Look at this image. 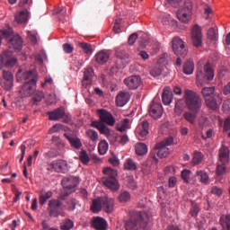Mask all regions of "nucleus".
<instances>
[{"instance_id": "36", "label": "nucleus", "mask_w": 230, "mask_h": 230, "mask_svg": "<svg viewBox=\"0 0 230 230\" xmlns=\"http://www.w3.org/2000/svg\"><path fill=\"white\" fill-rule=\"evenodd\" d=\"M102 173L105 175L104 178L112 179L118 177V171L112 167H105L102 170Z\"/></svg>"}, {"instance_id": "40", "label": "nucleus", "mask_w": 230, "mask_h": 230, "mask_svg": "<svg viewBox=\"0 0 230 230\" xmlns=\"http://www.w3.org/2000/svg\"><path fill=\"white\" fill-rule=\"evenodd\" d=\"M109 151V143L105 140H102L98 145V152L101 155H105Z\"/></svg>"}, {"instance_id": "45", "label": "nucleus", "mask_w": 230, "mask_h": 230, "mask_svg": "<svg viewBox=\"0 0 230 230\" xmlns=\"http://www.w3.org/2000/svg\"><path fill=\"white\" fill-rule=\"evenodd\" d=\"M116 57L119 60H127V58H128V52L124 49H118L116 50Z\"/></svg>"}, {"instance_id": "27", "label": "nucleus", "mask_w": 230, "mask_h": 230, "mask_svg": "<svg viewBox=\"0 0 230 230\" xmlns=\"http://www.w3.org/2000/svg\"><path fill=\"white\" fill-rule=\"evenodd\" d=\"M14 19L18 24H24L28 22V19H30V14L28 13V10H23L16 13Z\"/></svg>"}, {"instance_id": "41", "label": "nucleus", "mask_w": 230, "mask_h": 230, "mask_svg": "<svg viewBox=\"0 0 230 230\" xmlns=\"http://www.w3.org/2000/svg\"><path fill=\"white\" fill-rule=\"evenodd\" d=\"M132 199V195H130V192L127 190H120V193L118 197V199L119 202H128Z\"/></svg>"}, {"instance_id": "50", "label": "nucleus", "mask_w": 230, "mask_h": 230, "mask_svg": "<svg viewBox=\"0 0 230 230\" xmlns=\"http://www.w3.org/2000/svg\"><path fill=\"white\" fill-rule=\"evenodd\" d=\"M202 159H204V155L200 152H195L192 163L193 164H200L202 163Z\"/></svg>"}, {"instance_id": "23", "label": "nucleus", "mask_w": 230, "mask_h": 230, "mask_svg": "<svg viewBox=\"0 0 230 230\" xmlns=\"http://www.w3.org/2000/svg\"><path fill=\"white\" fill-rule=\"evenodd\" d=\"M64 136L69 141L73 148H75V150H80V148H82V140H80L78 137H75L68 133H65Z\"/></svg>"}, {"instance_id": "49", "label": "nucleus", "mask_w": 230, "mask_h": 230, "mask_svg": "<svg viewBox=\"0 0 230 230\" xmlns=\"http://www.w3.org/2000/svg\"><path fill=\"white\" fill-rule=\"evenodd\" d=\"M86 136L93 143H96V141H98V132L94 131L93 129L86 130Z\"/></svg>"}, {"instance_id": "59", "label": "nucleus", "mask_w": 230, "mask_h": 230, "mask_svg": "<svg viewBox=\"0 0 230 230\" xmlns=\"http://www.w3.org/2000/svg\"><path fill=\"white\" fill-rule=\"evenodd\" d=\"M161 51V43L155 42L151 47V55H157Z\"/></svg>"}, {"instance_id": "38", "label": "nucleus", "mask_w": 230, "mask_h": 230, "mask_svg": "<svg viewBox=\"0 0 230 230\" xmlns=\"http://www.w3.org/2000/svg\"><path fill=\"white\" fill-rule=\"evenodd\" d=\"M155 148L158 150L157 156L162 158L163 157H168L170 155V149L164 146H158V144H156Z\"/></svg>"}, {"instance_id": "12", "label": "nucleus", "mask_w": 230, "mask_h": 230, "mask_svg": "<svg viewBox=\"0 0 230 230\" xmlns=\"http://www.w3.org/2000/svg\"><path fill=\"white\" fill-rule=\"evenodd\" d=\"M206 106L211 111H217L220 109L222 103V93H215V97H209L205 99Z\"/></svg>"}, {"instance_id": "26", "label": "nucleus", "mask_w": 230, "mask_h": 230, "mask_svg": "<svg viewBox=\"0 0 230 230\" xmlns=\"http://www.w3.org/2000/svg\"><path fill=\"white\" fill-rule=\"evenodd\" d=\"M162 102L164 105H170V103L173 102V93H172V90L168 86H166L164 89L163 95H162Z\"/></svg>"}, {"instance_id": "62", "label": "nucleus", "mask_w": 230, "mask_h": 230, "mask_svg": "<svg viewBox=\"0 0 230 230\" xmlns=\"http://www.w3.org/2000/svg\"><path fill=\"white\" fill-rule=\"evenodd\" d=\"M161 68L159 67H155L153 69H151L150 71V75L151 76H154V78H157V76H161Z\"/></svg>"}, {"instance_id": "16", "label": "nucleus", "mask_w": 230, "mask_h": 230, "mask_svg": "<svg viewBox=\"0 0 230 230\" xmlns=\"http://www.w3.org/2000/svg\"><path fill=\"white\" fill-rule=\"evenodd\" d=\"M37 84L25 83L20 90L22 98H30L33 93H35Z\"/></svg>"}, {"instance_id": "11", "label": "nucleus", "mask_w": 230, "mask_h": 230, "mask_svg": "<svg viewBox=\"0 0 230 230\" xmlns=\"http://www.w3.org/2000/svg\"><path fill=\"white\" fill-rule=\"evenodd\" d=\"M191 40L195 48L202 46V28L199 24L194 25L191 31Z\"/></svg>"}, {"instance_id": "63", "label": "nucleus", "mask_w": 230, "mask_h": 230, "mask_svg": "<svg viewBox=\"0 0 230 230\" xmlns=\"http://www.w3.org/2000/svg\"><path fill=\"white\" fill-rule=\"evenodd\" d=\"M109 163L112 164V166H118L119 164V158H118L116 155H113L110 157Z\"/></svg>"}, {"instance_id": "39", "label": "nucleus", "mask_w": 230, "mask_h": 230, "mask_svg": "<svg viewBox=\"0 0 230 230\" xmlns=\"http://www.w3.org/2000/svg\"><path fill=\"white\" fill-rule=\"evenodd\" d=\"M174 112L176 116H181V114L184 112V100L179 99L178 101H176Z\"/></svg>"}, {"instance_id": "3", "label": "nucleus", "mask_w": 230, "mask_h": 230, "mask_svg": "<svg viewBox=\"0 0 230 230\" xmlns=\"http://www.w3.org/2000/svg\"><path fill=\"white\" fill-rule=\"evenodd\" d=\"M196 78L198 87H202L206 80H208V82H211V80L215 78V71L213 70V67H211V64H209V62L204 66L203 70L202 67H198Z\"/></svg>"}, {"instance_id": "60", "label": "nucleus", "mask_w": 230, "mask_h": 230, "mask_svg": "<svg viewBox=\"0 0 230 230\" xmlns=\"http://www.w3.org/2000/svg\"><path fill=\"white\" fill-rule=\"evenodd\" d=\"M127 181L128 186L130 188V190H136L137 188V184H136V181H134V178L132 176H128Z\"/></svg>"}, {"instance_id": "21", "label": "nucleus", "mask_w": 230, "mask_h": 230, "mask_svg": "<svg viewBox=\"0 0 230 230\" xmlns=\"http://www.w3.org/2000/svg\"><path fill=\"white\" fill-rule=\"evenodd\" d=\"M3 77L4 80V87L5 91H10L13 87V74L10 71L4 70Z\"/></svg>"}, {"instance_id": "29", "label": "nucleus", "mask_w": 230, "mask_h": 230, "mask_svg": "<svg viewBox=\"0 0 230 230\" xmlns=\"http://www.w3.org/2000/svg\"><path fill=\"white\" fill-rule=\"evenodd\" d=\"M219 160L220 163H229V147L222 145L219 149Z\"/></svg>"}, {"instance_id": "32", "label": "nucleus", "mask_w": 230, "mask_h": 230, "mask_svg": "<svg viewBox=\"0 0 230 230\" xmlns=\"http://www.w3.org/2000/svg\"><path fill=\"white\" fill-rule=\"evenodd\" d=\"M194 71H195V63H193V60L189 59L183 65V73L184 75H193Z\"/></svg>"}, {"instance_id": "33", "label": "nucleus", "mask_w": 230, "mask_h": 230, "mask_svg": "<svg viewBox=\"0 0 230 230\" xmlns=\"http://www.w3.org/2000/svg\"><path fill=\"white\" fill-rule=\"evenodd\" d=\"M221 230H230V215H222L220 217Z\"/></svg>"}, {"instance_id": "37", "label": "nucleus", "mask_w": 230, "mask_h": 230, "mask_svg": "<svg viewBox=\"0 0 230 230\" xmlns=\"http://www.w3.org/2000/svg\"><path fill=\"white\" fill-rule=\"evenodd\" d=\"M183 118L188 123H190V125H195V122L197 121V112L185 111L183 113Z\"/></svg>"}, {"instance_id": "19", "label": "nucleus", "mask_w": 230, "mask_h": 230, "mask_svg": "<svg viewBox=\"0 0 230 230\" xmlns=\"http://www.w3.org/2000/svg\"><path fill=\"white\" fill-rule=\"evenodd\" d=\"M48 114L51 121H58V119H62L66 116V110L64 107H59L52 111H49Z\"/></svg>"}, {"instance_id": "10", "label": "nucleus", "mask_w": 230, "mask_h": 230, "mask_svg": "<svg viewBox=\"0 0 230 230\" xmlns=\"http://www.w3.org/2000/svg\"><path fill=\"white\" fill-rule=\"evenodd\" d=\"M150 130V123L148 120H143L136 129V135L140 141H144L145 137L148 136Z\"/></svg>"}, {"instance_id": "34", "label": "nucleus", "mask_w": 230, "mask_h": 230, "mask_svg": "<svg viewBox=\"0 0 230 230\" xmlns=\"http://www.w3.org/2000/svg\"><path fill=\"white\" fill-rule=\"evenodd\" d=\"M135 150L137 155H145L148 154V146L145 143H138L135 146Z\"/></svg>"}, {"instance_id": "61", "label": "nucleus", "mask_w": 230, "mask_h": 230, "mask_svg": "<svg viewBox=\"0 0 230 230\" xmlns=\"http://www.w3.org/2000/svg\"><path fill=\"white\" fill-rule=\"evenodd\" d=\"M160 21L164 24V26H168V24H170V22L172 21V16L170 15L161 16Z\"/></svg>"}, {"instance_id": "51", "label": "nucleus", "mask_w": 230, "mask_h": 230, "mask_svg": "<svg viewBox=\"0 0 230 230\" xmlns=\"http://www.w3.org/2000/svg\"><path fill=\"white\" fill-rule=\"evenodd\" d=\"M227 164V163H221V164H218L217 166V175L218 176H221V175H224V173H226V165Z\"/></svg>"}, {"instance_id": "17", "label": "nucleus", "mask_w": 230, "mask_h": 230, "mask_svg": "<svg viewBox=\"0 0 230 230\" xmlns=\"http://www.w3.org/2000/svg\"><path fill=\"white\" fill-rule=\"evenodd\" d=\"M130 102V93L127 91L119 92L116 96L117 107H125Z\"/></svg>"}, {"instance_id": "15", "label": "nucleus", "mask_w": 230, "mask_h": 230, "mask_svg": "<svg viewBox=\"0 0 230 230\" xmlns=\"http://www.w3.org/2000/svg\"><path fill=\"white\" fill-rule=\"evenodd\" d=\"M141 76L139 75H131L126 79H124V84L127 85L130 90L134 91L141 85Z\"/></svg>"}, {"instance_id": "24", "label": "nucleus", "mask_w": 230, "mask_h": 230, "mask_svg": "<svg viewBox=\"0 0 230 230\" xmlns=\"http://www.w3.org/2000/svg\"><path fill=\"white\" fill-rule=\"evenodd\" d=\"M93 76H94V70L92 67L85 68L82 81L83 87H87L93 82Z\"/></svg>"}, {"instance_id": "44", "label": "nucleus", "mask_w": 230, "mask_h": 230, "mask_svg": "<svg viewBox=\"0 0 230 230\" xmlns=\"http://www.w3.org/2000/svg\"><path fill=\"white\" fill-rule=\"evenodd\" d=\"M79 159L83 164H89L91 158L89 157V155L87 154V151L82 150L79 154Z\"/></svg>"}, {"instance_id": "53", "label": "nucleus", "mask_w": 230, "mask_h": 230, "mask_svg": "<svg viewBox=\"0 0 230 230\" xmlns=\"http://www.w3.org/2000/svg\"><path fill=\"white\" fill-rule=\"evenodd\" d=\"M102 210L105 211V213H111L113 210V203L111 202H104L101 203Z\"/></svg>"}, {"instance_id": "54", "label": "nucleus", "mask_w": 230, "mask_h": 230, "mask_svg": "<svg viewBox=\"0 0 230 230\" xmlns=\"http://www.w3.org/2000/svg\"><path fill=\"white\" fill-rule=\"evenodd\" d=\"M90 209L92 210L93 213L98 214L101 210H102V207L101 203L94 202V203H92Z\"/></svg>"}, {"instance_id": "31", "label": "nucleus", "mask_w": 230, "mask_h": 230, "mask_svg": "<svg viewBox=\"0 0 230 230\" xmlns=\"http://www.w3.org/2000/svg\"><path fill=\"white\" fill-rule=\"evenodd\" d=\"M76 46L83 49L86 55H93V45L84 41H77Z\"/></svg>"}, {"instance_id": "55", "label": "nucleus", "mask_w": 230, "mask_h": 230, "mask_svg": "<svg viewBox=\"0 0 230 230\" xmlns=\"http://www.w3.org/2000/svg\"><path fill=\"white\" fill-rule=\"evenodd\" d=\"M198 213H199V207L196 203H193L191 205V208L190 209V215L191 217H197Z\"/></svg>"}, {"instance_id": "7", "label": "nucleus", "mask_w": 230, "mask_h": 230, "mask_svg": "<svg viewBox=\"0 0 230 230\" xmlns=\"http://www.w3.org/2000/svg\"><path fill=\"white\" fill-rule=\"evenodd\" d=\"M61 184L64 188V193L67 196L69 193L76 191V186L80 184V179L75 176L65 177L62 179Z\"/></svg>"}, {"instance_id": "42", "label": "nucleus", "mask_w": 230, "mask_h": 230, "mask_svg": "<svg viewBox=\"0 0 230 230\" xmlns=\"http://www.w3.org/2000/svg\"><path fill=\"white\" fill-rule=\"evenodd\" d=\"M75 227V222H73L71 219H64L63 222L60 225L61 230H71Z\"/></svg>"}, {"instance_id": "35", "label": "nucleus", "mask_w": 230, "mask_h": 230, "mask_svg": "<svg viewBox=\"0 0 230 230\" xmlns=\"http://www.w3.org/2000/svg\"><path fill=\"white\" fill-rule=\"evenodd\" d=\"M201 94L204 100H208V98H213V94H215V86L202 88Z\"/></svg>"}, {"instance_id": "6", "label": "nucleus", "mask_w": 230, "mask_h": 230, "mask_svg": "<svg viewBox=\"0 0 230 230\" xmlns=\"http://www.w3.org/2000/svg\"><path fill=\"white\" fill-rule=\"evenodd\" d=\"M47 170L57 173H67L69 172V164L66 160H54L48 164Z\"/></svg>"}, {"instance_id": "5", "label": "nucleus", "mask_w": 230, "mask_h": 230, "mask_svg": "<svg viewBox=\"0 0 230 230\" xmlns=\"http://www.w3.org/2000/svg\"><path fill=\"white\" fill-rule=\"evenodd\" d=\"M193 4L191 1L187 0L183 6L178 10L177 17L181 22H190L191 21Z\"/></svg>"}, {"instance_id": "48", "label": "nucleus", "mask_w": 230, "mask_h": 230, "mask_svg": "<svg viewBox=\"0 0 230 230\" xmlns=\"http://www.w3.org/2000/svg\"><path fill=\"white\" fill-rule=\"evenodd\" d=\"M32 94V100L34 103H39L40 102H42V99L44 98V92L35 91Z\"/></svg>"}, {"instance_id": "43", "label": "nucleus", "mask_w": 230, "mask_h": 230, "mask_svg": "<svg viewBox=\"0 0 230 230\" xmlns=\"http://www.w3.org/2000/svg\"><path fill=\"white\" fill-rule=\"evenodd\" d=\"M124 168L125 170L134 171L137 168V166L132 158H128L124 163Z\"/></svg>"}, {"instance_id": "47", "label": "nucleus", "mask_w": 230, "mask_h": 230, "mask_svg": "<svg viewBox=\"0 0 230 230\" xmlns=\"http://www.w3.org/2000/svg\"><path fill=\"white\" fill-rule=\"evenodd\" d=\"M208 40H210V42H217V40H218V36L214 28H210L208 31Z\"/></svg>"}, {"instance_id": "1", "label": "nucleus", "mask_w": 230, "mask_h": 230, "mask_svg": "<svg viewBox=\"0 0 230 230\" xmlns=\"http://www.w3.org/2000/svg\"><path fill=\"white\" fill-rule=\"evenodd\" d=\"M151 214L146 211L132 210L128 212V219L124 224L126 230H149Z\"/></svg>"}, {"instance_id": "4", "label": "nucleus", "mask_w": 230, "mask_h": 230, "mask_svg": "<svg viewBox=\"0 0 230 230\" xmlns=\"http://www.w3.org/2000/svg\"><path fill=\"white\" fill-rule=\"evenodd\" d=\"M17 82H24L28 81L27 84H37V80H39V75L36 70H23L22 68H19L16 74Z\"/></svg>"}, {"instance_id": "20", "label": "nucleus", "mask_w": 230, "mask_h": 230, "mask_svg": "<svg viewBox=\"0 0 230 230\" xmlns=\"http://www.w3.org/2000/svg\"><path fill=\"white\" fill-rule=\"evenodd\" d=\"M92 127H94V128L99 130L100 134H102L103 136H106L108 139H111V129L103 122L93 121Z\"/></svg>"}, {"instance_id": "57", "label": "nucleus", "mask_w": 230, "mask_h": 230, "mask_svg": "<svg viewBox=\"0 0 230 230\" xmlns=\"http://www.w3.org/2000/svg\"><path fill=\"white\" fill-rule=\"evenodd\" d=\"M191 175V171L190 170H183L181 172V178L184 181V182H186L187 184L190 182V177Z\"/></svg>"}, {"instance_id": "2", "label": "nucleus", "mask_w": 230, "mask_h": 230, "mask_svg": "<svg viewBox=\"0 0 230 230\" xmlns=\"http://www.w3.org/2000/svg\"><path fill=\"white\" fill-rule=\"evenodd\" d=\"M183 99L186 106L191 112H199L200 109H202V98H200L197 92L185 90Z\"/></svg>"}, {"instance_id": "9", "label": "nucleus", "mask_w": 230, "mask_h": 230, "mask_svg": "<svg viewBox=\"0 0 230 230\" xmlns=\"http://www.w3.org/2000/svg\"><path fill=\"white\" fill-rule=\"evenodd\" d=\"M97 115L99 116L100 123H105L109 127H114L116 125V119L112 113L105 109L97 110Z\"/></svg>"}, {"instance_id": "64", "label": "nucleus", "mask_w": 230, "mask_h": 230, "mask_svg": "<svg viewBox=\"0 0 230 230\" xmlns=\"http://www.w3.org/2000/svg\"><path fill=\"white\" fill-rule=\"evenodd\" d=\"M223 111L224 112H229L230 111V99H226L223 102Z\"/></svg>"}, {"instance_id": "58", "label": "nucleus", "mask_w": 230, "mask_h": 230, "mask_svg": "<svg viewBox=\"0 0 230 230\" xmlns=\"http://www.w3.org/2000/svg\"><path fill=\"white\" fill-rule=\"evenodd\" d=\"M53 197L52 191H47L46 193L40 194V202H46L48 199Z\"/></svg>"}, {"instance_id": "18", "label": "nucleus", "mask_w": 230, "mask_h": 230, "mask_svg": "<svg viewBox=\"0 0 230 230\" xmlns=\"http://www.w3.org/2000/svg\"><path fill=\"white\" fill-rule=\"evenodd\" d=\"M102 184H104L108 190H111V191H118L120 188L119 181H118L116 178H102Z\"/></svg>"}, {"instance_id": "56", "label": "nucleus", "mask_w": 230, "mask_h": 230, "mask_svg": "<svg viewBox=\"0 0 230 230\" xmlns=\"http://www.w3.org/2000/svg\"><path fill=\"white\" fill-rule=\"evenodd\" d=\"M28 39L31 40V44H37V31H29L27 32Z\"/></svg>"}, {"instance_id": "25", "label": "nucleus", "mask_w": 230, "mask_h": 230, "mask_svg": "<svg viewBox=\"0 0 230 230\" xmlns=\"http://www.w3.org/2000/svg\"><path fill=\"white\" fill-rule=\"evenodd\" d=\"M9 47L16 51H21L22 49V38L19 35L13 37L9 41Z\"/></svg>"}, {"instance_id": "8", "label": "nucleus", "mask_w": 230, "mask_h": 230, "mask_svg": "<svg viewBox=\"0 0 230 230\" xmlns=\"http://www.w3.org/2000/svg\"><path fill=\"white\" fill-rule=\"evenodd\" d=\"M172 50L177 55V57H186L188 55V48L182 41V40L179 37H175L172 40Z\"/></svg>"}, {"instance_id": "14", "label": "nucleus", "mask_w": 230, "mask_h": 230, "mask_svg": "<svg viewBox=\"0 0 230 230\" xmlns=\"http://www.w3.org/2000/svg\"><path fill=\"white\" fill-rule=\"evenodd\" d=\"M90 225L94 230H107V221L101 217H93Z\"/></svg>"}, {"instance_id": "46", "label": "nucleus", "mask_w": 230, "mask_h": 230, "mask_svg": "<svg viewBox=\"0 0 230 230\" xmlns=\"http://www.w3.org/2000/svg\"><path fill=\"white\" fill-rule=\"evenodd\" d=\"M197 176L200 177L199 181L202 182V184H208V182H209V175H208V172L204 171H198Z\"/></svg>"}, {"instance_id": "30", "label": "nucleus", "mask_w": 230, "mask_h": 230, "mask_svg": "<svg viewBox=\"0 0 230 230\" xmlns=\"http://www.w3.org/2000/svg\"><path fill=\"white\" fill-rule=\"evenodd\" d=\"M116 127L119 132H127V130H129L130 128V119H121L119 123H117Z\"/></svg>"}, {"instance_id": "52", "label": "nucleus", "mask_w": 230, "mask_h": 230, "mask_svg": "<svg viewBox=\"0 0 230 230\" xmlns=\"http://www.w3.org/2000/svg\"><path fill=\"white\" fill-rule=\"evenodd\" d=\"M170 145H173V137H168L167 138L164 139L162 142L158 143V146H170Z\"/></svg>"}, {"instance_id": "22", "label": "nucleus", "mask_w": 230, "mask_h": 230, "mask_svg": "<svg viewBox=\"0 0 230 230\" xmlns=\"http://www.w3.org/2000/svg\"><path fill=\"white\" fill-rule=\"evenodd\" d=\"M62 203H54L50 202L49 203V216L52 217H58L60 216V210H61Z\"/></svg>"}, {"instance_id": "13", "label": "nucleus", "mask_w": 230, "mask_h": 230, "mask_svg": "<svg viewBox=\"0 0 230 230\" xmlns=\"http://www.w3.org/2000/svg\"><path fill=\"white\" fill-rule=\"evenodd\" d=\"M149 114L154 119L163 118V105L159 102L153 101L149 107Z\"/></svg>"}, {"instance_id": "28", "label": "nucleus", "mask_w": 230, "mask_h": 230, "mask_svg": "<svg viewBox=\"0 0 230 230\" xmlns=\"http://www.w3.org/2000/svg\"><path fill=\"white\" fill-rule=\"evenodd\" d=\"M109 57H111L109 50H101L95 55V60L98 64H105L109 61Z\"/></svg>"}]
</instances>
